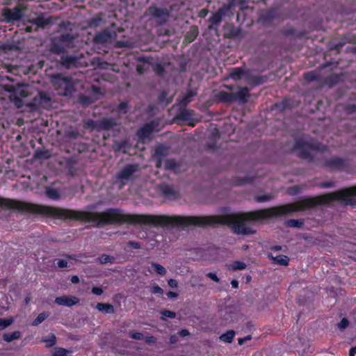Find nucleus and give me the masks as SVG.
<instances>
[{
    "label": "nucleus",
    "mask_w": 356,
    "mask_h": 356,
    "mask_svg": "<svg viewBox=\"0 0 356 356\" xmlns=\"http://www.w3.org/2000/svg\"><path fill=\"white\" fill-rule=\"evenodd\" d=\"M98 260L100 264H106L108 263L112 264L113 263L114 258L111 256L107 255V254H102L99 258Z\"/></svg>",
    "instance_id": "a18cd8bd"
},
{
    "label": "nucleus",
    "mask_w": 356,
    "mask_h": 356,
    "mask_svg": "<svg viewBox=\"0 0 356 356\" xmlns=\"http://www.w3.org/2000/svg\"><path fill=\"white\" fill-rule=\"evenodd\" d=\"M35 156L38 159H47L49 157L50 154L48 151L46 150H38L35 152Z\"/></svg>",
    "instance_id": "3c124183"
},
{
    "label": "nucleus",
    "mask_w": 356,
    "mask_h": 356,
    "mask_svg": "<svg viewBox=\"0 0 356 356\" xmlns=\"http://www.w3.org/2000/svg\"><path fill=\"white\" fill-rule=\"evenodd\" d=\"M242 2H243L242 0H232V1L229 3V4L228 6H229V8H230L232 6H236L241 4Z\"/></svg>",
    "instance_id": "774afa93"
},
{
    "label": "nucleus",
    "mask_w": 356,
    "mask_h": 356,
    "mask_svg": "<svg viewBox=\"0 0 356 356\" xmlns=\"http://www.w3.org/2000/svg\"><path fill=\"white\" fill-rule=\"evenodd\" d=\"M13 322L12 318H0V330H3L10 326Z\"/></svg>",
    "instance_id": "49530a36"
},
{
    "label": "nucleus",
    "mask_w": 356,
    "mask_h": 356,
    "mask_svg": "<svg viewBox=\"0 0 356 356\" xmlns=\"http://www.w3.org/2000/svg\"><path fill=\"white\" fill-rule=\"evenodd\" d=\"M49 316L48 313L42 312L33 320L32 325L37 326L42 323Z\"/></svg>",
    "instance_id": "4c0bfd02"
},
{
    "label": "nucleus",
    "mask_w": 356,
    "mask_h": 356,
    "mask_svg": "<svg viewBox=\"0 0 356 356\" xmlns=\"http://www.w3.org/2000/svg\"><path fill=\"white\" fill-rule=\"evenodd\" d=\"M115 38L116 33L115 31L104 29L95 35L93 42L97 45H106L112 43Z\"/></svg>",
    "instance_id": "6e6552de"
},
{
    "label": "nucleus",
    "mask_w": 356,
    "mask_h": 356,
    "mask_svg": "<svg viewBox=\"0 0 356 356\" xmlns=\"http://www.w3.org/2000/svg\"><path fill=\"white\" fill-rule=\"evenodd\" d=\"M151 293L153 294H159L162 295L163 293V290L159 285H154L150 290Z\"/></svg>",
    "instance_id": "864d4df0"
},
{
    "label": "nucleus",
    "mask_w": 356,
    "mask_h": 356,
    "mask_svg": "<svg viewBox=\"0 0 356 356\" xmlns=\"http://www.w3.org/2000/svg\"><path fill=\"white\" fill-rule=\"evenodd\" d=\"M151 265L154 268V270L156 272L157 274L160 275H164L166 273L165 268L161 264L152 262Z\"/></svg>",
    "instance_id": "c03bdc74"
},
{
    "label": "nucleus",
    "mask_w": 356,
    "mask_h": 356,
    "mask_svg": "<svg viewBox=\"0 0 356 356\" xmlns=\"http://www.w3.org/2000/svg\"><path fill=\"white\" fill-rule=\"evenodd\" d=\"M239 90L236 92H234V102H238L240 104H245L248 101V98L250 97V88L248 87L239 88Z\"/></svg>",
    "instance_id": "2eb2a0df"
},
{
    "label": "nucleus",
    "mask_w": 356,
    "mask_h": 356,
    "mask_svg": "<svg viewBox=\"0 0 356 356\" xmlns=\"http://www.w3.org/2000/svg\"><path fill=\"white\" fill-rule=\"evenodd\" d=\"M117 112L121 114H127L129 111V102L127 101L121 102L117 107Z\"/></svg>",
    "instance_id": "a19ab883"
},
{
    "label": "nucleus",
    "mask_w": 356,
    "mask_h": 356,
    "mask_svg": "<svg viewBox=\"0 0 356 356\" xmlns=\"http://www.w3.org/2000/svg\"><path fill=\"white\" fill-rule=\"evenodd\" d=\"M50 23V18H37L35 19V24L38 26L44 28L47 25Z\"/></svg>",
    "instance_id": "09e8293b"
},
{
    "label": "nucleus",
    "mask_w": 356,
    "mask_h": 356,
    "mask_svg": "<svg viewBox=\"0 0 356 356\" xmlns=\"http://www.w3.org/2000/svg\"><path fill=\"white\" fill-rule=\"evenodd\" d=\"M117 125L116 121L113 118H103L99 120V131H109Z\"/></svg>",
    "instance_id": "a211bd4d"
},
{
    "label": "nucleus",
    "mask_w": 356,
    "mask_h": 356,
    "mask_svg": "<svg viewBox=\"0 0 356 356\" xmlns=\"http://www.w3.org/2000/svg\"><path fill=\"white\" fill-rule=\"evenodd\" d=\"M83 127L86 129H91L92 131H99V120H94L88 119L84 122Z\"/></svg>",
    "instance_id": "c85d7f7f"
},
{
    "label": "nucleus",
    "mask_w": 356,
    "mask_h": 356,
    "mask_svg": "<svg viewBox=\"0 0 356 356\" xmlns=\"http://www.w3.org/2000/svg\"><path fill=\"white\" fill-rule=\"evenodd\" d=\"M96 308L99 312H102L104 314H114L115 308L113 305L110 303H104V302H98L96 305Z\"/></svg>",
    "instance_id": "5701e85b"
},
{
    "label": "nucleus",
    "mask_w": 356,
    "mask_h": 356,
    "mask_svg": "<svg viewBox=\"0 0 356 356\" xmlns=\"http://www.w3.org/2000/svg\"><path fill=\"white\" fill-rule=\"evenodd\" d=\"M79 102L83 105L88 106L94 103V100L91 96L81 94L79 95Z\"/></svg>",
    "instance_id": "e433bc0d"
},
{
    "label": "nucleus",
    "mask_w": 356,
    "mask_h": 356,
    "mask_svg": "<svg viewBox=\"0 0 356 356\" xmlns=\"http://www.w3.org/2000/svg\"><path fill=\"white\" fill-rule=\"evenodd\" d=\"M138 169V165L137 164H127L117 174L116 177L121 180H129L137 172Z\"/></svg>",
    "instance_id": "9b49d317"
},
{
    "label": "nucleus",
    "mask_w": 356,
    "mask_h": 356,
    "mask_svg": "<svg viewBox=\"0 0 356 356\" xmlns=\"http://www.w3.org/2000/svg\"><path fill=\"white\" fill-rule=\"evenodd\" d=\"M229 10V6H223L209 18V22L212 25L218 26L222 21V17Z\"/></svg>",
    "instance_id": "dca6fc26"
},
{
    "label": "nucleus",
    "mask_w": 356,
    "mask_h": 356,
    "mask_svg": "<svg viewBox=\"0 0 356 356\" xmlns=\"http://www.w3.org/2000/svg\"><path fill=\"white\" fill-rule=\"evenodd\" d=\"M274 198V195L272 194H265L257 195L254 197V200L257 202H265L270 201Z\"/></svg>",
    "instance_id": "ea45409f"
},
{
    "label": "nucleus",
    "mask_w": 356,
    "mask_h": 356,
    "mask_svg": "<svg viewBox=\"0 0 356 356\" xmlns=\"http://www.w3.org/2000/svg\"><path fill=\"white\" fill-rule=\"evenodd\" d=\"M127 245L133 249H140L141 248L140 243L134 241H129Z\"/></svg>",
    "instance_id": "6e6d98bb"
},
{
    "label": "nucleus",
    "mask_w": 356,
    "mask_h": 356,
    "mask_svg": "<svg viewBox=\"0 0 356 356\" xmlns=\"http://www.w3.org/2000/svg\"><path fill=\"white\" fill-rule=\"evenodd\" d=\"M206 276L216 282H219L220 279L214 273H208Z\"/></svg>",
    "instance_id": "680f3d73"
},
{
    "label": "nucleus",
    "mask_w": 356,
    "mask_h": 356,
    "mask_svg": "<svg viewBox=\"0 0 356 356\" xmlns=\"http://www.w3.org/2000/svg\"><path fill=\"white\" fill-rule=\"evenodd\" d=\"M80 300L76 296L64 295L62 296L56 297L55 298V303L60 306L72 307L77 305Z\"/></svg>",
    "instance_id": "f8f14e48"
},
{
    "label": "nucleus",
    "mask_w": 356,
    "mask_h": 356,
    "mask_svg": "<svg viewBox=\"0 0 356 356\" xmlns=\"http://www.w3.org/2000/svg\"><path fill=\"white\" fill-rule=\"evenodd\" d=\"M155 161V167L156 168H161L163 165V159L160 158H153Z\"/></svg>",
    "instance_id": "69168bd1"
},
{
    "label": "nucleus",
    "mask_w": 356,
    "mask_h": 356,
    "mask_svg": "<svg viewBox=\"0 0 356 356\" xmlns=\"http://www.w3.org/2000/svg\"><path fill=\"white\" fill-rule=\"evenodd\" d=\"M147 12L148 15L154 17L159 24L165 22L169 17V12L166 8L150 6Z\"/></svg>",
    "instance_id": "1a4fd4ad"
},
{
    "label": "nucleus",
    "mask_w": 356,
    "mask_h": 356,
    "mask_svg": "<svg viewBox=\"0 0 356 356\" xmlns=\"http://www.w3.org/2000/svg\"><path fill=\"white\" fill-rule=\"evenodd\" d=\"M247 265L241 261H234L231 264L227 266V269L229 270H243L246 268Z\"/></svg>",
    "instance_id": "c756f323"
},
{
    "label": "nucleus",
    "mask_w": 356,
    "mask_h": 356,
    "mask_svg": "<svg viewBox=\"0 0 356 356\" xmlns=\"http://www.w3.org/2000/svg\"><path fill=\"white\" fill-rule=\"evenodd\" d=\"M147 344H154L156 342V338L154 336H147L144 338Z\"/></svg>",
    "instance_id": "13d9d810"
},
{
    "label": "nucleus",
    "mask_w": 356,
    "mask_h": 356,
    "mask_svg": "<svg viewBox=\"0 0 356 356\" xmlns=\"http://www.w3.org/2000/svg\"><path fill=\"white\" fill-rule=\"evenodd\" d=\"M29 106L34 109H47L51 106V100L49 95L47 92H40L38 95L33 99Z\"/></svg>",
    "instance_id": "0eeeda50"
},
{
    "label": "nucleus",
    "mask_w": 356,
    "mask_h": 356,
    "mask_svg": "<svg viewBox=\"0 0 356 356\" xmlns=\"http://www.w3.org/2000/svg\"><path fill=\"white\" fill-rule=\"evenodd\" d=\"M196 95V92L191 90H188L182 97L181 99L179 100V102H184L185 104L189 103L191 101V98Z\"/></svg>",
    "instance_id": "58836bf2"
},
{
    "label": "nucleus",
    "mask_w": 356,
    "mask_h": 356,
    "mask_svg": "<svg viewBox=\"0 0 356 356\" xmlns=\"http://www.w3.org/2000/svg\"><path fill=\"white\" fill-rule=\"evenodd\" d=\"M267 81L266 76L261 75L251 76L248 72V78L246 79V82L252 86L261 85Z\"/></svg>",
    "instance_id": "aec40b11"
},
{
    "label": "nucleus",
    "mask_w": 356,
    "mask_h": 356,
    "mask_svg": "<svg viewBox=\"0 0 356 356\" xmlns=\"http://www.w3.org/2000/svg\"><path fill=\"white\" fill-rule=\"evenodd\" d=\"M217 97L218 100L222 103L229 104L234 102V92H229L224 90H220L218 93Z\"/></svg>",
    "instance_id": "6ab92c4d"
},
{
    "label": "nucleus",
    "mask_w": 356,
    "mask_h": 356,
    "mask_svg": "<svg viewBox=\"0 0 356 356\" xmlns=\"http://www.w3.org/2000/svg\"><path fill=\"white\" fill-rule=\"evenodd\" d=\"M22 337V332L19 331H15L11 333H4L3 339L6 342H11L14 340L19 339Z\"/></svg>",
    "instance_id": "bb28decb"
},
{
    "label": "nucleus",
    "mask_w": 356,
    "mask_h": 356,
    "mask_svg": "<svg viewBox=\"0 0 356 356\" xmlns=\"http://www.w3.org/2000/svg\"><path fill=\"white\" fill-rule=\"evenodd\" d=\"M158 191L162 197L168 200H176L178 197V192L174 188L173 186L165 183L158 186Z\"/></svg>",
    "instance_id": "9d476101"
},
{
    "label": "nucleus",
    "mask_w": 356,
    "mask_h": 356,
    "mask_svg": "<svg viewBox=\"0 0 356 356\" xmlns=\"http://www.w3.org/2000/svg\"><path fill=\"white\" fill-rule=\"evenodd\" d=\"M138 60L143 63V65H149L151 67H161V65L159 63H156L154 60L152 58L140 56L138 58Z\"/></svg>",
    "instance_id": "72a5a7b5"
},
{
    "label": "nucleus",
    "mask_w": 356,
    "mask_h": 356,
    "mask_svg": "<svg viewBox=\"0 0 356 356\" xmlns=\"http://www.w3.org/2000/svg\"><path fill=\"white\" fill-rule=\"evenodd\" d=\"M293 149L298 153L299 158L306 159L309 163L314 161V156L312 151L324 153L327 150V146L317 141H306L302 139L296 140Z\"/></svg>",
    "instance_id": "20e7f679"
},
{
    "label": "nucleus",
    "mask_w": 356,
    "mask_h": 356,
    "mask_svg": "<svg viewBox=\"0 0 356 356\" xmlns=\"http://www.w3.org/2000/svg\"><path fill=\"white\" fill-rule=\"evenodd\" d=\"M180 165L175 159H168L165 162V169L177 172L179 170Z\"/></svg>",
    "instance_id": "a878e982"
},
{
    "label": "nucleus",
    "mask_w": 356,
    "mask_h": 356,
    "mask_svg": "<svg viewBox=\"0 0 356 356\" xmlns=\"http://www.w3.org/2000/svg\"><path fill=\"white\" fill-rule=\"evenodd\" d=\"M57 266L60 268H65L67 266V261L64 259H59L57 261Z\"/></svg>",
    "instance_id": "0e129e2a"
},
{
    "label": "nucleus",
    "mask_w": 356,
    "mask_h": 356,
    "mask_svg": "<svg viewBox=\"0 0 356 356\" xmlns=\"http://www.w3.org/2000/svg\"><path fill=\"white\" fill-rule=\"evenodd\" d=\"M253 182V178L246 176L243 178L241 177H234L232 179V184L234 186H243L245 184H251Z\"/></svg>",
    "instance_id": "393cba45"
},
{
    "label": "nucleus",
    "mask_w": 356,
    "mask_h": 356,
    "mask_svg": "<svg viewBox=\"0 0 356 356\" xmlns=\"http://www.w3.org/2000/svg\"><path fill=\"white\" fill-rule=\"evenodd\" d=\"M52 356H72V351L61 347H56Z\"/></svg>",
    "instance_id": "7c9ffc66"
},
{
    "label": "nucleus",
    "mask_w": 356,
    "mask_h": 356,
    "mask_svg": "<svg viewBox=\"0 0 356 356\" xmlns=\"http://www.w3.org/2000/svg\"><path fill=\"white\" fill-rule=\"evenodd\" d=\"M349 322L347 318H343L339 323V327L340 329H345L348 327Z\"/></svg>",
    "instance_id": "bf43d9fd"
},
{
    "label": "nucleus",
    "mask_w": 356,
    "mask_h": 356,
    "mask_svg": "<svg viewBox=\"0 0 356 356\" xmlns=\"http://www.w3.org/2000/svg\"><path fill=\"white\" fill-rule=\"evenodd\" d=\"M47 196L52 200H57L59 198L60 195L56 189L47 188L46 190Z\"/></svg>",
    "instance_id": "79ce46f5"
},
{
    "label": "nucleus",
    "mask_w": 356,
    "mask_h": 356,
    "mask_svg": "<svg viewBox=\"0 0 356 356\" xmlns=\"http://www.w3.org/2000/svg\"><path fill=\"white\" fill-rule=\"evenodd\" d=\"M319 186L321 188H331L334 186V183L333 181H324L321 182Z\"/></svg>",
    "instance_id": "052dcab7"
},
{
    "label": "nucleus",
    "mask_w": 356,
    "mask_h": 356,
    "mask_svg": "<svg viewBox=\"0 0 356 356\" xmlns=\"http://www.w3.org/2000/svg\"><path fill=\"white\" fill-rule=\"evenodd\" d=\"M168 92L165 90L161 91L158 96V104H168L172 99V97L168 98Z\"/></svg>",
    "instance_id": "473e14b6"
},
{
    "label": "nucleus",
    "mask_w": 356,
    "mask_h": 356,
    "mask_svg": "<svg viewBox=\"0 0 356 356\" xmlns=\"http://www.w3.org/2000/svg\"><path fill=\"white\" fill-rule=\"evenodd\" d=\"M74 36L70 33L56 36L52 40L51 51L54 53H61L74 45Z\"/></svg>",
    "instance_id": "423d86ee"
},
{
    "label": "nucleus",
    "mask_w": 356,
    "mask_h": 356,
    "mask_svg": "<svg viewBox=\"0 0 356 356\" xmlns=\"http://www.w3.org/2000/svg\"><path fill=\"white\" fill-rule=\"evenodd\" d=\"M352 197H356V186L316 197L302 196L293 202V213L305 211L334 201H340L346 205H356V200Z\"/></svg>",
    "instance_id": "f03ea898"
},
{
    "label": "nucleus",
    "mask_w": 356,
    "mask_h": 356,
    "mask_svg": "<svg viewBox=\"0 0 356 356\" xmlns=\"http://www.w3.org/2000/svg\"><path fill=\"white\" fill-rule=\"evenodd\" d=\"M156 127L154 122L145 124L138 131V136L140 138H147L153 133Z\"/></svg>",
    "instance_id": "f3484780"
},
{
    "label": "nucleus",
    "mask_w": 356,
    "mask_h": 356,
    "mask_svg": "<svg viewBox=\"0 0 356 356\" xmlns=\"http://www.w3.org/2000/svg\"><path fill=\"white\" fill-rule=\"evenodd\" d=\"M268 258L273 261L274 263L280 264L281 266H287L289 263V258L284 254H280L274 257L272 254H268Z\"/></svg>",
    "instance_id": "412c9836"
},
{
    "label": "nucleus",
    "mask_w": 356,
    "mask_h": 356,
    "mask_svg": "<svg viewBox=\"0 0 356 356\" xmlns=\"http://www.w3.org/2000/svg\"><path fill=\"white\" fill-rule=\"evenodd\" d=\"M190 334L189 331L187 329H181L179 331V335L181 337H187Z\"/></svg>",
    "instance_id": "338daca9"
},
{
    "label": "nucleus",
    "mask_w": 356,
    "mask_h": 356,
    "mask_svg": "<svg viewBox=\"0 0 356 356\" xmlns=\"http://www.w3.org/2000/svg\"><path fill=\"white\" fill-rule=\"evenodd\" d=\"M15 199L0 197V208L14 211Z\"/></svg>",
    "instance_id": "b1692460"
},
{
    "label": "nucleus",
    "mask_w": 356,
    "mask_h": 356,
    "mask_svg": "<svg viewBox=\"0 0 356 356\" xmlns=\"http://www.w3.org/2000/svg\"><path fill=\"white\" fill-rule=\"evenodd\" d=\"M14 211L22 213L38 214L61 220H72L92 223L101 227L116 224L144 225L154 227L185 229L191 226L198 227L227 225L237 234L249 235V211L215 216H166L148 214H125L122 210L109 208L104 211L90 212L40 205L15 200Z\"/></svg>",
    "instance_id": "f257e3e1"
},
{
    "label": "nucleus",
    "mask_w": 356,
    "mask_h": 356,
    "mask_svg": "<svg viewBox=\"0 0 356 356\" xmlns=\"http://www.w3.org/2000/svg\"><path fill=\"white\" fill-rule=\"evenodd\" d=\"M91 292L96 296H101L103 293L104 291L102 287L94 286L92 288Z\"/></svg>",
    "instance_id": "4d7b16f0"
},
{
    "label": "nucleus",
    "mask_w": 356,
    "mask_h": 356,
    "mask_svg": "<svg viewBox=\"0 0 356 356\" xmlns=\"http://www.w3.org/2000/svg\"><path fill=\"white\" fill-rule=\"evenodd\" d=\"M129 337L136 340H142L144 339L143 334L141 332H131L129 334Z\"/></svg>",
    "instance_id": "5fc2aeb1"
},
{
    "label": "nucleus",
    "mask_w": 356,
    "mask_h": 356,
    "mask_svg": "<svg viewBox=\"0 0 356 356\" xmlns=\"http://www.w3.org/2000/svg\"><path fill=\"white\" fill-rule=\"evenodd\" d=\"M302 188L300 185H293L288 188L287 193L290 195H296L300 193Z\"/></svg>",
    "instance_id": "37998d69"
},
{
    "label": "nucleus",
    "mask_w": 356,
    "mask_h": 356,
    "mask_svg": "<svg viewBox=\"0 0 356 356\" xmlns=\"http://www.w3.org/2000/svg\"><path fill=\"white\" fill-rule=\"evenodd\" d=\"M168 284L171 288H177L178 286V282L175 279H170L168 280Z\"/></svg>",
    "instance_id": "e2e57ef3"
},
{
    "label": "nucleus",
    "mask_w": 356,
    "mask_h": 356,
    "mask_svg": "<svg viewBox=\"0 0 356 356\" xmlns=\"http://www.w3.org/2000/svg\"><path fill=\"white\" fill-rule=\"evenodd\" d=\"M318 165L330 170L344 171L346 172H350V164L348 159L336 156L325 159L318 162Z\"/></svg>",
    "instance_id": "39448f33"
},
{
    "label": "nucleus",
    "mask_w": 356,
    "mask_h": 356,
    "mask_svg": "<svg viewBox=\"0 0 356 356\" xmlns=\"http://www.w3.org/2000/svg\"><path fill=\"white\" fill-rule=\"evenodd\" d=\"M161 314L163 316L161 317V319L163 321H165V318L164 317L170 318H174L176 317V313L175 312L167 310V309H163L161 311Z\"/></svg>",
    "instance_id": "de8ad7c7"
},
{
    "label": "nucleus",
    "mask_w": 356,
    "mask_h": 356,
    "mask_svg": "<svg viewBox=\"0 0 356 356\" xmlns=\"http://www.w3.org/2000/svg\"><path fill=\"white\" fill-rule=\"evenodd\" d=\"M127 147L128 142L125 140L122 141H116L115 143V150L116 152H122L123 153H126Z\"/></svg>",
    "instance_id": "f704fd0d"
},
{
    "label": "nucleus",
    "mask_w": 356,
    "mask_h": 356,
    "mask_svg": "<svg viewBox=\"0 0 356 356\" xmlns=\"http://www.w3.org/2000/svg\"><path fill=\"white\" fill-rule=\"evenodd\" d=\"M284 225L287 227L300 228L304 225V220L302 219H289L284 222Z\"/></svg>",
    "instance_id": "cd10ccee"
},
{
    "label": "nucleus",
    "mask_w": 356,
    "mask_h": 356,
    "mask_svg": "<svg viewBox=\"0 0 356 356\" xmlns=\"http://www.w3.org/2000/svg\"><path fill=\"white\" fill-rule=\"evenodd\" d=\"M168 154V148L163 145H157L152 154V158L163 159Z\"/></svg>",
    "instance_id": "4be33fe9"
},
{
    "label": "nucleus",
    "mask_w": 356,
    "mask_h": 356,
    "mask_svg": "<svg viewBox=\"0 0 356 356\" xmlns=\"http://www.w3.org/2000/svg\"><path fill=\"white\" fill-rule=\"evenodd\" d=\"M3 15L8 21L18 20L22 17V7L17 6L11 9H4Z\"/></svg>",
    "instance_id": "ddd939ff"
},
{
    "label": "nucleus",
    "mask_w": 356,
    "mask_h": 356,
    "mask_svg": "<svg viewBox=\"0 0 356 356\" xmlns=\"http://www.w3.org/2000/svg\"><path fill=\"white\" fill-rule=\"evenodd\" d=\"M235 336V332L234 330H227L225 333L222 334L220 339L227 343H231Z\"/></svg>",
    "instance_id": "c9c22d12"
},
{
    "label": "nucleus",
    "mask_w": 356,
    "mask_h": 356,
    "mask_svg": "<svg viewBox=\"0 0 356 356\" xmlns=\"http://www.w3.org/2000/svg\"><path fill=\"white\" fill-rule=\"evenodd\" d=\"M234 70L229 73V76L225 77L224 81H227L229 79L234 81L244 80L248 78V70L246 68H233Z\"/></svg>",
    "instance_id": "4468645a"
},
{
    "label": "nucleus",
    "mask_w": 356,
    "mask_h": 356,
    "mask_svg": "<svg viewBox=\"0 0 356 356\" xmlns=\"http://www.w3.org/2000/svg\"><path fill=\"white\" fill-rule=\"evenodd\" d=\"M323 69L316 68L314 70L305 72L304 74L305 80L308 83L315 81L318 87L327 86L330 88L348 80V76L344 73L324 75L322 72Z\"/></svg>",
    "instance_id": "7ed1b4c3"
},
{
    "label": "nucleus",
    "mask_w": 356,
    "mask_h": 356,
    "mask_svg": "<svg viewBox=\"0 0 356 356\" xmlns=\"http://www.w3.org/2000/svg\"><path fill=\"white\" fill-rule=\"evenodd\" d=\"M47 343V347H52L56 343V337L54 334H51L48 338L43 340Z\"/></svg>",
    "instance_id": "8fccbe9b"
},
{
    "label": "nucleus",
    "mask_w": 356,
    "mask_h": 356,
    "mask_svg": "<svg viewBox=\"0 0 356 356\" xmlns=\"http://www.w3.org/2000/svg\"><path fill=\"white\" fill-rule=\"evenodd\" d=\"M198 34V29L195 26H192L190 30L187 32L185 40L188 42H191L195 40V38L197 37Z\"/></svg>",
    "instance_id": "2f4dec72"
},
{
    "label": "nucleus",
    "mask_w": 356,
    "mask_h": 356,
    "mask_svg": "<svg viewBox=\"0 0 356 356\" xmlns=\"http://www.w3.org/2000/svg\"><path fill=\"white\" fill-rule=\"evenodd\" d=\"M344 110L347 114H353L356 113V104H348Z\"/></svg>",
    "instance_id": "603ef678"
}]
</instances>
